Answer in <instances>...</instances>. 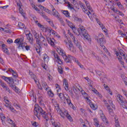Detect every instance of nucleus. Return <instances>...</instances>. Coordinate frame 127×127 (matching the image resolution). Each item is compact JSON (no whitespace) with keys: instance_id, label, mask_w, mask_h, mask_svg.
<instances>
[{"instance_id":"nucleus-1","label":"nucleus","mask_w":127,"mask_h":127,"mask_svg":"<svg viewBox=\"0 0 127 127\" xmlns=\"http://www.w3.org/2000/svg\"><path fill=\"white\" fill-rule=\"evenodd\" d=\"M34 110L35 111L34 114L38 118V120H40V115H41L47 122L48 121L47 119V113H46V112L43 111V109L38 104H35Z\"/></svg>"},{"instance_id":"nucleus-2","label":"nucleus","mask_w":127,"mask_h":127,"mask_svg":"<svg viewBox=\"0 0 127 127\" xmlns=\"http://www.w3.org/2000/svg\"><path fill=\"white\" fill-rule=\"evenodd\" d=\"M79 28L78 29L77 31H78L79 34H82V35L84 36V38L87 41H88L89 42H91V37L87 33V30L86 29H85V27L83 26L82 25H79Z\"/></svg>"},{"instance_id":"nucleus-3","label":"nucleus","mask_w":127,"mask_h":127,"mask_svg":"<svg viewBox=\"0 0 127 127\" xmlns=\"http://www.w3.org/2000/svg\"><path fill=\"white\" fill-rule=\"evenodd\" d=\"M125 53H125L122 49L119 50V52H117L116 53V55L117 56V57H118V59L119 61L120 62L121 64H122V65H123V66H124L125 65V63H124V61H123V57H122V56L123 57V58L124 57H127V56H126Z\"/></svg>"},{"instance_id":"nucleus-4","label":"nucleus","mask_w":127,"mask_h":127,"mask_svg":"<svg viewBox=\"0 0 127 127\" xmlns=\"http://www.w3.org/2000/svg\"><path fill=\"white\" fill-rule=\"evenodd\" d=\"M59 51L60 52L59 53H60V55L63 56L65 62H66V63H70V59L73 58L72 56L70 55H68V56H66L65 54V52H64V51L63 50H60Z\"/></svg>"},{"instance_id":"nucleus-5","label":"nucleus","mask_w":127,"mask_h":127,"mask_svg":"<svg viewBox=\"0 0 127 127\" xmlns=\"http://www.w3.org/2000/svg\"><path fill=\"white\" fill-rule=\"evenodd\" d=\"M99 40L97 42L99 43L101 47H104V45L106 44V40L105 39V36L103 34H100L99 35Z\"/></svg>"},{"instance_id":"nucleus-6","label":"nucleus","mask_w":127,"mask_h":127,"mask_svg":"<svg viewBox=\"0 0 127 127\" xmlns=\"http://www.w3.org/2000/svg\"><path fill=\"white\" fill-rule=\"evenodd\" d=\"M66 47L70 51H73V50H71L72 48H73V43L71 41V40H64V41Z\"/></svg>"},{"instance_id":"nucleus-7","label":"nucleus","mask_w":127,"mask_h":127,"mask_svg":"<svg viewBox=\"0 0 127 127\" xmlns=\"http://www.w3.org/2000/svg\"><path fill=\"white\" fill-rule=\"evenodd\" d=\"M52 11L53 12V15L55 16V17H57V18H58V19H59L61 22H63V20L61 18L60 14H59L58 11H57L55 8L53 9Z\"/></svg>"},{"instance_id":"nucleus-8","label":"nucleus","mask_w":127,"mask_h":127,"mask_svg":"<svg viewBox=\"0 0 127 127\" xmlns=\"http://www.w3.org/2000/svg\"><path fill=\"white\" fill-rule=\"evenodd\" d=\"M84 1L86 3V5L89 9L88 12L87 13V14L88 15L89 17H90V14H92V12H93V9H92V7L90 5V3H89V1H86V0H84Z\"/></svg>"},{"instance_id":"nucleus-9","label":"nucleus","mask_w":127,"mask_h":127,"mask_svg":"<svg viewBox=\"0 0 127 127\" xmlns=\"http://www.w3.org/2000/svg\"><path fill=\"white\" fill-rule=\"evenodd\" d=\"M26 35L27 36V39H28L30 44H33L34 40H33V37L32 36V34L31 33H29Z\"/></svg>"},{"instance_id":"nucleus-10","label":"nucleus","mask_w":127,"mask_h":127,"mask_svg":"<svg viewBox=\"0 0 127 127\" xmlns=\"http://www.w3.org/2000/svg\"><path fill=\"white\" fill-rule=\"evenodd\" d=\"M66 21L67 23L68 26L71 28L72 30H73V32L75 33L76 31V27H75V25L73 24V23L68 21V20H66Z\"/></svg>"},{"instance_id":"nucleus-11","label":"nucleus","mask_w":127,"mask_h":127,"mask_svg":"<svg viewBox=\"0 0 127 127\" xmlns=\"http://www.w3.org/2000/svg\"><path fill=\"white\" fill-rule=\"evenodd\" d=\"M17 6H19V10L20 11V13L22 14L23 16L24 17V13L22 11V8L21 7L22 6V3H21V1L20 0H19L18 2H17Z\"/></svg>"},{"instance_id":"nucleus-12","label":"nucleus","mask_w":127,"mask_h":127,"mask_svg":"<svg viewBox=\"0 0 127 127\" xmlns=\"http://www.w3.org/2000/svg\"><path fill=\"white\" fill-rule=\"evenodd\" d=\"M60 115L62 118L65 119V117H67V116L69 115V113H68V111L67 110H64V112H63L62 110H60Z\"/></svg>"},{"instance_id":"nucleus-13","label":"nucleus","mask_w":127,"mask_h":127,"mask_svg":"<svg viewBox=\"0 0 127 127\" xmlns=\"http://www.w3.org/2000/svg\"><path fill=\"white\" fill-rule=\"evenodd\" d=\"M34 36L36 39L37 44H38V45H40L41 42H40V37L39 36V34L37 33Z\"/></svg>"},{"instance_id":"nucleus-14","label":"nucleus","mask_w":127,"mask_h":127,"mask_svg":"<svg viewBox=\"0 0 127 127\" xmlns=\"http://www.w3.org/2000/svg\"><path fill=\"white\" fill-rule=\"evenodd\" d=\"M46 38L48 43H50L52 46H54V41H55V39H54V38L51 39L49 37H46Z\"/></svg>"},{"instance_id":"nucleus-15","label":"nucleus","mask_w":127,"mask_h":127,"mask_svg":"<svg viewBox=\"0 0 127 127\" xmlns=\"http://www.w3.org/2000/svg\"><path fill=\"white\" fill-rule=\"evenodd\" d=\"M101 119H102L103 122L105 124V125H109V122L107 121V118L105 116L104 114H102L100 115Z\"/></svg>"},{"instance_id":"nucleus-16","label":"nucleus","mask_w":127,"mask_h":127,"mask_svg":"<svg viewBox=\"0 0 127 127\" xmlns=\"http://www.w3.org/2000/svg\"><path fill=\"white\" fill-rule=\"evenodd\" d=\"M64 100H66L67 104H68V105L70 106V107L71 106H73V104H72V103L71 102V100H70V97L67 94H66V97H64Z\"/></svg>"},{"instance_id":"nucleus-17","label":"nucleus","mask_w":127,"mask_h":127,"mask_svg":"<svg viewBox=\"0 0 127 127\" xmlns=\"http://www.w3.org/2000/svg\"><path fill=\"white\" fill-rule=\"evenodd\" d=\"M107 108L108 110V112H109L110 115L112 117H114V116H115V114L114 113V111L113 110V109L112 108H111V107L110 106V105H107Z\"/></svg>"},{"instance_id":"nucleus-18","label":"nucleus","mask_w":127,"mask_h":127,"mask_svg":"<svg viewBox=\"0 0 127 127\" xmlns=\"http://www.w3.org/2000/svg\"><path fill=\"white\" fill-rule=\"evenodd\" d=\"M120 104L124 109L127 110V100H124L122 102L120 103Z\"/></svg>"},{"instance_id":"nucleus-19","label":"nucleus","mask_w":127,"mask_h":127,"mask_svg":"<svg viewBox=\"0 0 127 127\" xmlns=\"http://www.w3.org/2000/svg\"><path fill=\"white\" fill-rule=\"evenodd\" d=\"M26 46V43H22L21 44H19V45L18 46V48L19 49H22V50H24Z\"/></svg>"},{"instance_id":"nucleus-20","label":"nucleus","mask_w":127,"mask_h":127,"mask_svg":"<svg viewBox=\"0 0 127 127\" xmlns=\"http://www.w3.org/2000/svg\"><path fill=\"white\" fill-rule=\"evenodd\" d=\"M5 107H6V108H8V109H9L10 110V111H11V112H14V111H15L14 110V108L12 107V106H11V104H10V103H6L5 105Z\"/></svg>"},{"instance_id":"nucleus-21","label":"nucleus","mask_w":127,"mask_h":127,"mask_svg":"<svg viewBox=\"0 0 127 127\" xmlns=\"http://www.w3.org/2000/svg\"><path fill=\"white\" fill-rule=\"evenodd\" d=\"M117 100L118 103L120 104V103L124 101V97H123L122 95L118 94L117 97Z\"/></svg>"},{"instance_id":"nucleus-22","label":"nucleus","mask_w":127,"mask_h":127,"mask_svg":"<svg viewBox=\"0 0 127 127\" xmlns=\"http://www.w3.org/2000/svg\"><path fill=\"white\" fill-rule=\"evenodd\" d=\"M63 85L64 86V87H65V90H66V91H68V90H69V86L68 85V82H67V80H66V79H64Z\"/></svg>"},{"instance_id":"nucleus-23","label":"nucleus","mask_w":127,"mask_h":127,"mask_svg":"<svg viewBox=\"0 0 127 127\" xmlns=\"http://www.w3.org/2000/svg\"><path fill=\"white\" fill-rule=\"evenodd\" d=\"M71 38L72 39L73 43H74L75 45H77V44H79V41H78L77 38H75L74 36L72 35Z\"/></svg>"},{"instance_id":"nucleus-24","label":"nucleus","mask_w":127,"mask_h":127,"mask_svg":"<svg viewBox=\"0 0 127 127\" xmlns=\"http://www.w3.org/2000/svg\"><path fill=\"white\" fill-rule=\"evenodd\" d=\"M42 85L46 91H48V90H49L50 87L48 86L46 82H42Z\"/></svg>"},{"instance_id":"nucleus-25","label":"nucleus","mask_w":127,"mask_h":127,"mask_svg":"<svg viewBox=\"0 0 127 127\" xmlns=\"http://www.w3.org/2000/svg\"><path fill=\"white\" fill-rule=\"evenodd\" d=\"M18 25L19 26V28H20L21 29H26V27H25V25H24V24H23L21 22L18 23Z\"/></svg>"},{"instance_id":"nucleus-26","label":"nucleus","mask_w":127,"mask_h":127,"mask_svg":"<svg viewBox=\"0 0 127 127\" xmlns=\"http://www.w3.org/2000/svg\"><path fill=\"white\" fill-rule=\"evenodd\" d=\"M62 12L66 17H70V13L67 10H62Z\"/></svg>"},{"instance_id":"nucleus-27","label":"nucleus","mask_w":127,"mask_h":127,"mask_svg":"<svg viewBox=\"0 0 127 127\" xmlns=\"http://www.w3.org/2000/svg\"><path fill=\"white\" fill-rule=\"evenodd\" d=\"M39 39L40 40L41 43V42H42V43H45V42H46V41L45 40V38H44V37H43V36L41 34L40 36Z\"/></svg>"},{"instance_id":"nucleus-28","label":"nucleus","mask_w":127,"mask_h":127,"mask_svg":"<svg viewBox=\"0 0 127 127\" xmlns=\"http://www.w3.org/2000/svg\"><path fill=\"white\" fill-rule=\"evenodd\" d=\"M93 120L94 122V126L96 127H99L100 126V124H99V121H98V119H97V118H94Z\"/></svg>"},{"instance_id":"nucleus-29","label":"nucleus","mask_w":127,"mask_h":127,"mask_svg":"<svg viewBox=\"0 0 127 127\" xmlns=\"http://www.w3.org/2000/svg\"><path fill=\"white\" fill-rule=\"evenodd\" d=\"M42 44H40V45H39V47L38 48H36V50L38 53V54H39V55H40V52H41V46H42Z\"/></svg>"},{"instance_id":"nucleus-30","label":"nucleus","mask_w":127,"mask_h":127,"mask_svg":"<svg viewBox=\"0 0 127 127\" xmlns=\"http://www.w3.org/2000/svg\"><path fill=\"white\" fill-rule=\"evenodd\" d=\"M73 19L74 21H78V22H82L83 21L81 18H78V17H73Z\"/></svg>"},{"instance_id":"nucleus-31","label":"nucleus","mask_w":127,"mask_h":127,"mask_svg":"<svg viewBox=\"0 0 127 127\" xmlns=\"http://www.w3.org/2000/svg\"><path fill=\"white\" fill-rule=\"evenodd\" d=\"M48 95L49 97L52 98L54 96V93H53V92H52L51 89H50V90L48 91Z\"/></svg>"},{"instance_id":"nucleus-32","label":"nucleus","mask_w":127,"mask_h":127,"mask_svg":"<svg viewBox=\"0 0 127 127\" xmlns=\"http://www.w3.org/2000/svg\"><path fill=\"white\" fill-rule=\"evenodd\" d=\"M90 106L91 107V109H92V110H94V111L97 110V108H98V107L95 106V104H94L93 103H90Z\"/></svg>"},{"instance_id":"nucleus-33","label":"nucleus","mask_w":127,"mask_h":127,"mask_svg":"<svg viewBox=\"0 0 127 127\" xmlns=\"http://www.w3.org/2000/svg\"><path fill=\"white\" fill-rule=\"evenodd\" d=\"M58 95L61 100H63V99H64V97H65V95H64V94L62 93H58Z\"/></svg>"},{"instance_id":"nucleus-34","label":"nucleus","mask_w":127,"mask_h":127,"mask_svg":"<svg viewBox=\"0 0 127 127\" xmlns=\"http://www.w3.org/2000/svg\"><path fill=\"white\" fill-rule=\"evenodd\" d=\"M40 15H41L45 19H48V17L45 15V13H43L42 12H39Z\"/></svg>"},{"instance_id":"nucleus-35","label":"nucleus","mask_w":127,"mask_h":127,"mask_svg":"<svg viewBox=\"0 0 127 127\" xmlns=\"http://www.w3.org/2000/svg\"><path fill=\"white\" fill-rule=\"evenodd\" d=\"M58 72L59 73H60V74H63V68H62V67L61 66H58Z\"/></svg>"},{"instance_id":"nucleus-36","label":"nucleus","mask_w":127,"mask_h":127,"mask_svg":"<svg viewBox=\"0 0 127 127\" xmlns=\"http://www.w3.org/2000/svg\"><path fill=\"white\" fill-rule=\"evenodd\" d=\"M8 83L9 84V85H13L14 83V82L13 81V78H12V77H9Z\"/></svg>"},{"instance_id":"nucleus-37","label":"nucleus","mask_w":127,"mask_h":127,"mask_svg":"<svg viewBox=\"0 0 127 127\" xmlns=\"http://www.w3.org/2000/svg\"><path fill=\"white\" fill-rule=\"evenodd\" d=\"M0 85H1V87H2V88H4V87H5V86H6V84L4 83V82H3V81H2V80L0 79Z\"/></svg>"},{"instance_id":"nucleus-38","label":"nucleus","mask_w":127,"mask_h":127,"mask_svg":"<svg viewBox=\"0 0 127 127\" xmlns=\"http://www.w3.org/2000/svg\"><path fill=\"white\" fill-rule=\"evenodd\" d=\"M31 77L32 78V79H33L35 81V82H36V76L35 75H34V74H33V73L32 72H30L29 73Z\"/></svg>"},{"instance_id":"nucleus-39","label":"nucleus","mask_w":127,"mask_h":127,"mask_svg":"<svg viewBox=\"0 0 127 127\" xmlns=\"http://www.w3.org/2000/svg\"><path fill=\"white\" fill-rule=\"evenodd\" d=\"M65 3H67V6L69 7V8H70V9H74V7H73V5L71 4L70 2L68 1L65 2Z\"/></svg>"},{"instance_id":"nucleus-40","label":"nucleus","mask_w":127,"mask_h":127,"mask_svg":"<svg viewBox=\"0 0 127 127\" xmlns=\"http://www.w3.org/2000/svg\"><path fill=\"white\" fill-rule=\"evenodd\" d=\"M108 103H109L108 105L109 106H111L112 107V108H113V109H114V108H115V105H114V104H113V101L112 100H109Z\"/></svg>"},{"instance_id":"nucleus-41","label":"nucleus","mask_w":127,"mask_h":127,"mask_svg":"<svg viewBox=\"0 0 127 127\" xmlns=\"http://www.w3.org/2000/svg\"><path fill=\"white\" fill-rule=\"evenodd\" d=\"M7 122L10 125H12V126H14V123H13V121L11 119H7Z\"/></svg>"},{"instance_id":"nucleus-42","label":"nucleus","mask_w":127,"mask_h":127,"mask_svg":"<svg viewBox=\"0 0 127 127\" xmlns=\"http://www.w3.org/2000/svg\"><path fill=\"white\" fill-rule=\"evenodd\" d=\"M72 57L73 58H71V59H70V62H69V63H71V60H73V61H74L75 63H77H77L79 62V61H78V60H76V58H74V57L72 56Z\"/></svg>"},{"instance_id":"nucleus-43","label":"nucleus","mask_w":127,"mask_h":127,"mask_svg":"<svg viewBox=\"0 0 127 127\" xmlns=\"http://www.w3.org/2000/svg\"><path fill=\"white\" fill-rule=\"evenodd\" d=\"M4 89L5 90V91H6V92H8V93H9L10 94V93H11V91H10V89H9L8 87H7V85H6Z\"/></svg>"},{"instance_id":"nucleus-44","label":"nucleus","mask_w":127,"mask_h":127,"mask_svg":"<svg viewBox=\"0 0 127 127\" xmlns=\"http://www.w3.org/2000/svg\"><path fill=\"white\" fill-rule=\"evenodd\" d=\"M58 4L60 3H63V2H66V0H56Z\"/></svg>"},{"instance_id":"nucleus-45","label":"nucleus","mask_w":127,"mask_h":127,"mask_svg":"<svg viewBox=\"0 0 127 127\" xmlns=\"http://www.w3.org/2000/svg\"><path fill=\"white\" fill-rule=\"evenodd\" d=\"M2 79H3V80H4V81H5L6 82H8V81L9 80V78L10 77H5L4 76H2Z\"/></svg>"},{"instance_id":"nucleus-46","label":"nucleus","mask_w":127,"mask_h":127,"mask_svg":"<svg viewBox=\"0 0 127 127\" xmlns=\"http://www.w3.org/2000/svg\"><path fill=\"white\" fill-rule=\"evenodd\" d=\"M116 11L118 14H120V15H121V16H125V14H124V13H123V12L119 10H116Z\"/></svg>"},{"instance_id":"nucleus-47","label":"nucleus","mask_w":127,"mask_h":127,"mask_svg":"<svg viewBox=\"0 0 127 127\" xmlns=\"http://www.w3.org/2000/svg\"><path fill=\"white\" fill-rule=\"evenodd\" d=\"M66 118H67V119H68V120H69L70 122H72L73 121V120L72 119V117H71V115L69 114L68 115H66Z\"/></svg>"},{"instance_id":"nucleus-48","label":"nucleus","mask_w":127,"mask_h":127,"mask_svg":"<svg viewBox=\"0 0 127 127\" xmlns=\"http://www.w3.org/2000/svg\"><path fill=\"white\" fill-rule=\"evenodd\" d=\"M96 60H97V61H99L100 62H101V63L104 64V61H103V60H101V58H99V57H96Z\"/></svg>"},{"instance_id":"nucleus-49","label":"nucleus","mask_w":127,"mask_h":127,"mask_svg":"<svg viewBox=\"0 0 127 127\" xmlns=\"http://www.w3.org/2000/svg\"><path fill=\"white\" fill-rule=\"evenodd\" d=\"M14 43H16L17 45H19V44H20V41L19 40V39H16L15 41H14Z\"/></svg>"},{"instance_id":"nucleus-50","label":"nucleus","mask_w":127,"mask_h":127,"mask_svg":"<svg viewBox=\"0 0 127 127\" xmlns=\"http://www.w3.org/2000/svg\"><path fill=\"white\" fill-rule=\"evenodd\" d=\"M86 102L87 103H88V104H89V105H91V104H92V101H91V100H90L89 99V97H86Z\"/></svg>"},{"instance_id":"nucleus-51","label":"nucleus","mask_w":127,"mask_h":127,"mask_svg":"<svg viewBox=\"0 0 127 127\" xmlns=\"http://www.w3.org/2000/svg\"><path fill=\"white\" fill-rule=\"evenodd\" d=\"M46 32H49V33H51L52 32V29L49 28H47L46 29Z\"/></svg>"},{"instance_id":"nucleus-52","label":"nucleus","mask_w":127,"mask_h":127,"mask_svg":"<svg viewBox=\"0 0 127 127\" xmlns=\"http://www.w3.org/2000/svg\"><path fill=\"white\" fill-rule=\"evenodd\" d=\"M80 6L81 7H83V11H87V9L85 7L83 3H80Z\"/></svg>"},{"instance_id":"nucleus-53","label":"nucleus","mask_w":127,"mask_h":127,"mask_svg":"<svg viewBox=\"0 0 127 127\" xmlns=\"http://www.w3.org/2000/svg\"><path fill=\"white\" fill-rule=\"evenodd\" d=\"M76 46H77V47H78V48H79V49L80 51H83V50L82 49V46H81V45H80V44L76 45Z\"/></svg>"},{"instance_id":"nucleus-54","label":"nucleus","mask_w":127,"mask_h":127,"mask_svg":"<svg viewBox=\"0 0 127 127\" xmlns=\"http://www.w3.org/2000/svg\"><path fill=\"white\" fill-rule=\"evenodd\" d=\"M32 126H33V127H38V124H37L36 122H34L33 123H32Z\"/></svg>"},{"instance_id":"nucleus-55","label":"nucleus","mask_w":127,"mask_h":127,"mask_svg":"<svg viewBox=\"0 0 127 127\" xmlns=\"http://www.w3.org/2000/svg\"><path fill=\"white\" fill-rule=\"evenodd\" d=\"M3 99L5 104H6V103H9V101H8V100L7 99V97L5 96L4 97Z\"/></svg>"},{"instance_id":"nucleus-56","label":"nucleus","mask_w":127,"mask_h":127,"mask_svg":"<svg viewBox=\"0 0 127 127\" xmlns=\"http://www.w3.org/2000/svg\"><path fill=\"white\" fill-rule=\"evenodd\" d=\"M19 40H20V44L21 43H23V40H24V38L23 37V36H21V37L19 38Z\"/></svg>"},{"instance_id":"nucleus-57","label":"nucleus","mask_w":127,"mask_h":127,"mask_svg":"<svg viewBox=\"0 0 127 127\" xmlns=\"http://www.w3.org/2000/svg\"><path fill=\"white\" fill-rule=\"evenodd\" d=\"M44 11H46V12H48V13H51V11L49 9L46 8V7H45V8L44 9Z\"/></svg>"},{"instance_id":"nucleus-58","label":"nucleus","mask_w":127,"mask_h":127,"mask_svg":"<svg viewBox=\"0 0 127 127\" xmlns=\"http://www.w3.org/2000/svg\"><path fill=\"white\" fill-rule=\"evenodd\" d=\"M2 51L3 52H4V53H6V54H8V50L7 49V48H6L5 49H3Z\"/></svg>"},{"instance_id":"nucleus-59","label":"nucleus","mask_w":127,"mask_h":127,"mask_svg":"<svg viewBox=\"0 0 127 127\" xmlns=\"http://www.w3.org/2000/svg\"><path fill=\"white\" fill-rule=\"evenodd\" d=\"M44 58H43V60H45L46 59H49V57H48V56H47V54H44L43 55Z\"/></svg>"},{"instance_id":"nucleus-60","label":"nucleus","mask_w":127,"mask_h":127,"mask_svg":"<svg viewBox=\"0 0 127 127\" xmlns=\"http://www.w3.org/2000/svg\"><path fill=\"white\" fill-rule=\"evenodd\" d=\"M101 28L105 33L108 32V30L106 28V27H105V26L102 27Z\"/></svg>"},{"instance_id":"nucleus-61","label":"nucleus","mask_w":127,"mask_h":127,"mask_svg":"<svg viewBox=\"0 0 127 127\" xmlns=\"http://www.w3.org/2000/svg\"><path fill=\"white\" fill-rule=\"evenodd\" d=\"M92 92H93V93H94V94H96V95H97L98 94H99V91H98V90H97L96 89L94 88L92 90Z\"/></svg>"},{"instance_id":"nucleus-62","label":"nucleus","mask_w":127,"mask_h":127,"mask_svg":"<svg viewBox=\"0 0 127 127\" xmlns=\"http://www.w3.org/2000/svg\"><path fill=\"white\" fill-rule=\"evenodd\" d=\"M12 76L14 77L15 78H16L17 77V73L15 71H14V72H12Z\"/></svg>"},{"instance_id":"nucleus-63","label":"nucleus","mask_w":127,"mask_h":127,"mask_svg":"<svg viewBox=\"0 0 127 127\" xmlns=\"http://www.w3.org/2000/svg\"><path fill=\"white\" fill-rule=\"evenodd\" d=\"M53 125L55 126V127H61L59 123L55 124V123H53Z\"/></svg>"},{"instance_id":"nucleus-64","label":"nucleus","mask_w":127,"mask_h":127,"mask_svg":"<svg viewBox=\"0 0 127 127\" xmlns=\"http://www.w3.org/2000/svg\"><path fill=\"white\" fill-rule=\"evenodd\" d=\"M7 42L9 44H10L11 43H12V42H13V41H12V40H11V39H9L7 40Z\"/></svg>"}]
</instances>
